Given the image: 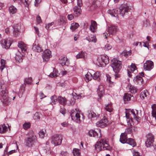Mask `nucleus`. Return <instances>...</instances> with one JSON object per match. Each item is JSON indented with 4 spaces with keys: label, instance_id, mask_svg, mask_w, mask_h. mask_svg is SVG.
Instances as JSON below:
<instances>
[{
    "label": "nucleus",
    "instance_id": "obj_22",
    "mask_svg": "<svg viewBox=\"0 0 156 156\" xmlns=\"http://www.w3.org/2000/svg\"><path fill=\"white\" fill-rule=\"evenodd\" d=\"M18 47L20 48L22 51L24 52L26 51L27 47L26 45L22 42H19L18 44Z\"/></svg>",
    "mask_w": 156,
    "mask_h": 156
},
{
    "label": "nucleus",
    "instance_id": "obj_19",
    "mask_svg": "<svg viewBox=\"0 0 156 156\" xmlns=\"http://www.w3.org/2000/svg\"><path fill=\"white\" fill-rule=\"evenodd\" d=\"M97 93L98 96L101 97L104 94L105 91L103 86L102 85H100L98 86V88L97 90Z\"/></svg>",
    "mask_w": 156,
    "mask_h": 156
},
{
    "label": "nucleus",
    "instance_id": "obj_59",
    "mask_svg": "<svg viewBox=\"0 0 156 156\" xmlns=\"http://www.w3.org/2000/svg\"><path fill=\"white\" fill-rule=\"evenodd\" d=\"M77 4L78 7H80L82 5V2L81 0H77Z\"/></svg>",
    "mask_w": 156,
    "mask_h": 156
},
{
    "label": "nucleus",
    "instance_id": "obj_31",
    "mask_svg": "<svg viewBox=\"0 0 156 156\" xmlns=\"http://www.w3.org/2000/svg\"><path fill=\"white\" fill-rule=\"evenodd\" d=\"M32 49L34 51L37 52H40L43 51V49L38 44L34 45L32 47Z\"/></svg>",
    "mask_w": 156,
    "mask_h": 156
},
{
    "label": "nucleus",
    "instance_id": "obj_25",
    "mask_svg": "<svg viewBox=\"0 0 156 156\" xmlns=\"http://www.w3.org/2000/svg\"><path fill=\"white\" fill-rule=\"evenodd\" d=\"M32 82V78L29 77L28 78L25 79L24 81V84L22 85L21 86L22 89H23L24 90L26 84H30Z\"/></svg>",
    "mask_w": 156,
    "mask_h": 156
},
{
    "label": "nucleus",
    "instance_id": "obj_56",
    "mask_svg": "<svg viewBox=\"0 0 156 156\" xmlns=\"http://www.w3.org/2000/svg\"><path fill=\"white\" fill-rule=\"evenodd\" d=\"M131 129L130 128H128L126 129L125 132L124 133H125L126 134H129L131 133Z\"/></svg>",
    "mask_w": 156,
    "mask_h": 156
},
{
    "label": "nucleus",
    "instance_id": "obj_48",
    "mask_svg": "<svg viewBox=\"0 0 156 156\" xmlns=\"http://www.w3.org/2000/svg\"><path fill=\"white\" fill-rule=\"evenodd\" d=\"M129 90L130 92L132 94H135L137 91L135 87L132 86L130 87Z\"/></svg>",
    "mask_w": 156,
    "mask_h": 156
},
{
    "label": "nucleus",
    "instance_id": "obj_37",
    "mask_svg": "<svg viewBox=\"0 0 156 156\" xmlns=\"http://www.w3.org/2000/svg\"><path fill=\"white\" fill-rule=\"evenodd\" d=\"M132 96L130 94H126L123 97V99L125 101H128L130 100Z\"/></svg>",
    "mask_w": 156,
    "mask_h": 156
},
{
    "label": "nucleus",
    "instance_id": "obj_17",
    "mask_svg": "<svg viewBox=\"0 0 156 156\" xmlns=\"http://www.w3.org/2000/svg\"><path fill=\"white\" fill-rule=\"evenodd\" d=\"M133 81L135 83L139 84H143L144 83L142 77L140 76H137L135 77Z\"/></svg>",
    "mask_w": 156,
    "mask_h": 156
},
{
    "label": "nucleus",
    "instance_id": "obj_34",
    "mask_svg": "<svg viewBox=\"0 0 156 156\" xmlns=\"http://www.w3.org/2000/svg\"><path fill=\"white\" fill-rule=\"evenodd\" d=\"M93 136L94 137H100L101 136V131L100 129H97L94 130Z\"/></svg>",
    "mask_w": 156,
    "mask_h": 156
},
{
    "label": "nucleus",
    "instance_id": "obj_23",
    "mask_svg": "<svg viewBox=\"0 0 156 156\" xmlns=\"http://www.w3.org/2000/svg\"><path fill=\"white\" fill-rule=\"evenodd\" d=\"M127 134H126L125 133H123L121 134L120 136V141L122 143H126L127 140Z\"/></svg>",
    "mask_w": 156,
    "mask_h": 156
},
{
    "label": "nucleus",
    "instance_id": "obj_42",
    "mask_svg": "<svg viewBox=\"0 0 156 156\" xmlns=\"http://www.w3.org/2000/svg\"><path fill=\"white\" fill-rule=\"evenodd\" d=\"M58 71H57V70L55 69L53 70V72L50 74L49 76L51 77H57L58 76Z\"/></svg>",
    "mask_w": 156,
    "mask_h": 156
},
{
    "label": "nucleus",
    "instance_id": "obj_60",
    "mask_svg": "<svg viewBox=\"0 0 156 156\" xmlns=\"http://www.w3.org/2000/svg\"><path fill=\"white\" fill-rule=\"evenodd\" d=\"M67 18L69 20H71L74 18V16L73 15L71 14L68 15Z\"/></svg>",
    "mask_w": 156,
    "mask_h": 156
},
{
    "label": "nucleus",
    "instance_id": "obj_30",
    "mask_svg": "<svg viewBox=\"0 0 156 156\" xmlns=\"http://www.w3.org/2000/svg\"><path fill=\"white\" fill-rule=\"evenodd\" d=\"M126 143L132 146L133 147H134L136 145V144L134 140L131 138L127 139Z\"/></svg>",
    "mask_w": 156,
    "mask_h": 156
},
{
    "label": "nucleus",
    "instance_id": "obj_43",
    "mask_svg": "<svg viewBox=\"0 0 156 156\" xmlns=\"http://www.w3.org/2000/svg\"><path fill=\"white\" fill-rule=\"evenodd\" d=\"M105 108L106 111L109 112H111L112 110V104L110 103L107 105L105 107Z\"/></svg>",
    "mask_w": 156,
    "mask_h": 156
},
{
    "label": "nucleus",
    "instance_id": "obj_57",
    "mask_svg": "<svg viewBox=\"0 0 156 156\" xmlns=\"http://www.w3.org/2000/svg\"><path fill=\"white\" fill-rule=\"evenodd\" d=\"M37 22V23H39L42 22V20L40 16H38L36 18Z\"/></svg>",
    "mask_w": 156,
    "mask_h": 156
},
{
    "label": "nucleus",
    "instance_id": "obj_64",
    "mask_svg": "<svg viewBox=\"0 0 156 156\" xmlns=\"http://www.w3.org/2000/svg\"><path fill=\"white\" fill-rule=\"evenodd\" d=\"M34 28L36 33L37 34V35H38L39 34V32L38 28H37V27L34 26Z\"/></svg>",
    "mask_w": 156,
    "mask_h": 156
},
{
    "label": "nucleus",
    "instance_id": "obj_15",
    "mask_svg": "<svg viewBox=\"0 0 156 156\" xmlns=\"http://www.w3.org/2000/svg\"><path fill=\"white\" fill-rule=\"evenodd\" d=\"M1 44L3 48L6 49L9 48L11 44L10 41L5 40L1 41Z\"/></svg>",
    "mask_w": 156,
    "mask_h": 156
},
{
    "label": "nucleus",
    "instance_id": "obj_47",
    "mask_svg": "<svg viewBox=\"0 0 156 156\" xmlns=\"http://www.w3.org/2000/svg\"><path fill=\"white\" fill-rule=\"evenodd\" d=\"M5 61L3 59H2L1 60V66L0 67V69L1 71H2L5 68Z\"/></svg>",
    "mask_w": 156,
    "mask_h": 156
},
{
    "label": "nucleus",
    "instance_id": "obj_61",
    "mask_svg": "<svg viewBox=\"0 0 156 156\" xmlns=\"http://www.w3.org/2000/svg\"><path fill=\"white\" fill-rule=\"evenodd\" d=\"M133 156H141L140 155L139 153L138 152L135 151L133 153Z\"/></svg>",
    "mask_w": 156,
    "mask_h": 156
},
{
    "label": "nucleus",
    "instance_id": "obj_52",
    "mask_svg": "<svg viewBox=\"0 0 156 156\" xmlns=\"http://www.w3.org/2000/svg\"><path fill=\"white\" fill-rule=\"evenodd\" d=\"M41 115V114L39 113H36L34 114V118L35 119H39Z\"/></svg>",
    "mask_w": 156,
    "mask_h": 156
},
{
    "label": "nucleus",
    "instance_id": "obj_1",
    "mask_svg": "<svg viewBox=\"0 0 156 156\" xmlns=\"http://www.w3.org/2000/svg\"><path fill=\"white\" fill-rule=\"evenodd\" d=\"M108 140L106 138L101 139L95 145V150L98 152L103 150L110 151L112 148L108 144Z\"/></svg>",
    "mask_w": 156,
    "mask_h": 156
},
{
    "label": "nucleus",
    "instance_id": "obj_41",
    "mask_svg": "<svg viewBox=\"0 0 156 156\" xmlns=\"http://www.w3.org/2000/svg\"><path fill=\"white\" fill-rule=\"evenodd\" d=\"M17 11L16 9L14 6H10L9 8V12L10 13L13 14L15 13Z\"/></svg>",
    "mask_w": 156,
    "mask_h": 156
},
{
    "label": "nucleus",
    "instance_id": "obj_4",
    "mask_svg": "<svg viewBox=\"0 0 156 156\" xmlns=\"http://www.w3.org/2000/svg\"><path fill=\"white\" fill-rule=\"evenodd\" d=\"M138 111L136 110H131L129 113H126V116L127 119H129L132 120L133 119H135L137 122L139 121V117L138 116Z\"/></svg>",
    "mask_w": 156,
    "mask_h": 156
},
{
    "label": "nucleus",
    "instance_id": "obj_36",
    "mask_svg": "<svg viewBox=\"0 0 156 156\" xmlns=\"http://www.w3.org/2000/svg\"><path fill=\"white\" fill-rule=\"evenodd\" d=\"M7 130L8 128L4 124L0 126V133H3L7 131Z\"/></svg>",
    "mask_w": 156,
    "mask_h": 156
},
{
    "label": "nucleus",
    "instance_id": "obj_62",
    "mask_svg": "<svg viewBox=\"0 0 156 156\" xmlns=\"http://www.w3.org/2000/svg\"><path fill=\"white\" fill-rule=\"evenodd\" d=\"M39 95L41 99H42L46 97V96L42 92H40L39 94Z\"/></svg>",
    "mask_w": 156,
    "mask_h": 156
},
{
    "label": "nucleus",
    "instance_id": "obj_24",
    "mask_svg": "<svg viewBox=\"0 0 156 156\" xmlns=\"http://www.w3.org/2000/svg\"><path fill=\"white\" fill-rule=\"evenodd\" d=\"M67 100L65 97L59 96L58 97V102L61 105H63L66 104Z\"/></svg>",
    "mask_w": 156,
    "mask_h": 156
},
{
    "label": "nucleus",
    "instance_id": "obj_44",
    "mask_svg": "<svg viewBox=\"0 0 156 156\" xmlns=\"http://www.w3.org/2000/svg\"><path fill=\"white\" fill-rule=\"evenodd\" d=\"M73 154L74 156H80V153L79 149H74L73 150Z\"/></svg>",
    "mask_w": 156,
    "mask_h": 156
},
{
    "label": "nucleus",
    "instance_id": "obj_51",
    "mask_svg": "<svg viewBox=\"0 0 156 156\" xmlns=\"http://www.w3.org/2000/svg\"><path fill=\"white\" fill-rule=\"evenodd\" d=\"M30 126V123H25L23 125V128L25 129H27L29 128Z\"/></svg>",
    "mask_w": 156,
    "mask_h": 156
},
{
    "label": "nucleus",
    "instance_id": "obj_3",
    "mask_svg": "<svg viewBox=\"0 0 156 156\" xmlns=\"http://www.w3.org/2000/svg\"><path fill=\"white\" fill-rule=\"evenodd\" d=\"M72 120L76 122L80 123L81 121L80 112L77 108H75L70 113Z\"/></svg>",
    "mask_w": 156,
    "mask_h": 156
},
{
    "label": "nucleus",
    "instance_id": "obj_13",
    "mask_svg": "<svg viewBox=\"0 0 156 156\" xmlns=\"http://www.w3.org/2000/svg\"><path fill=\"white\" fill-rule=\"evenodd\" d=\"M154 67V63L150 60H147L144 64V69L145 70H150Z\"/></svg>",
    "mask_w": 156,
    "mask_h": 156
},
{
    "label": "nucleus",
    "instance_id": "obj_2",
    "mask_svg": "<svg viewBox=\"0 0 156 156\" xmlns=\"http://www.w3.org/2000/svg\"><path fill=\"white\" fill-rule=\"evenodd\" d=\"M111 66L114 72H119L122 68L121 62L120 61L115 58H113L111 61Z\"/></svg>",
    "mask_w": 156,
    "mask_h": 156
},
{
    "label": "nucleus",
    "instance_id": "obj_33",
    "mask_svg": "<svg viewBox=\"0 0 156 156\" xmlns=\"http://www.w3.org/2000/svg\"><path fill=\"white\" fill-rule=\"evenodd\" d=\"M92 78L93 76L91 73L89 72H88L85 75V80L87 82H88Z\"/></svg>",
    "mask_w": 156,
    "mask_h": 156
},
{
    "label": "nucleus",
    "instance_id": "obj_14",
    "mask_svg": "<svg viewBox=\"0 0 156 156\" xmlns=\"http://www.w3.org/2000/svg\"><path fill=\"white\" fill-rule=\"evenodd\" d=\"M108 120L105 118H104L100 121L96 123V125L98 126L101 128H104L106 126L108 125Z\"/></svg>",
    "mask_w": 156,
    "mask_h": 156
},
{
    "label": "nucleus",
    "instance_id": "obj_46",
    "mask_svg": "<svg viewBox=\"0 0 156 156\" xmlns=\"http://www.w3.org/2000/svg\"><path fill=\"white\" fill-rule=\"evenodd\" d=\"M131 54V50L127 51L126 50H124L122 53V55L126 57H127L129 55H130Z\"/></svg>",
    "mask_w": 156,
    "mask_h": 156
},
{
    "label": "nucleus",
    "instance_id": "obj_28",
    "mask_svg": "<svg viewBox=\"0 0 156 156\" xmlns=\"http://www.w3.org/2000/svg\"><path fill=\"white\" fill-rule=\"evenodd\" d=\"M86 39L89 42H93L95 43L96 42L97 39L96 37L94 35H90L87 37Z\"/></svg>",
    "mask_w": 156,
    "mask_h": 156
},
{
    "label": "nucleus",
    "instance_id": "obj_45",
    "mask_svg": "<svg viewBox=\"0 0 156 156\" xmlns=\"http://www.w3.org/2000/svg\"><path fill=\"white\" fill-rule=\"evenodd\" d=\"M46 130H42L39 132V135L40 137L43 138L45 136L46 133Z\"/></svg>",
    "mask_w": 156,
    "mask_h": 156
},
{
    "label": "nucleus",
    "instance_id": "obj_27",
    "mask_svg": "<svg viewBox=\"0 0 156 156\" xmlns=\"http://www.w3.org/2000/svg\"><path fill=\"white\" fill-rule=\"evenodd\" d=\"M88 116L89 118L91 119L92 120H96L99 117V115H97L94 112H91L89 113Z\"/></svg>",
    "mask_w": 156,
    "mask_h": 156
},
{
    "label": "nucleus",
    "instance_id": "obj_12",
    "mask_svg": "<svg viewBox=\"0 0 156 156\" xmlns=\"http://www.w3.org/2000/svg\"><path fill=\"white\" fill-rule=\"evenodd\" d=\"M130 8L128 6L126 5L122 6L120 10V15L123 16L125 15H127L128 12L129 11Z\"/></svg>",
    "mask_w": 156,
    "mask_h": 156
},
{
    "label": "nucleus",
    "instance_id": "obj_55",
    "mask_svg": "<svg viewBox=\"0 0 156 156\" xmlns=\"http://www.w3.org/2000/svg\"><path fill=\"white\" fill-rule=\"evenodd\" d=\"M94 133V130H90L88 133V135L90 136H93Z\"/></svg>",
    "mask_w": 156,
    "mask_h": 156
},
{
    "label": "nucleus",
    "instance_id": "obj_35",
    "mask_svg": "<svg viewBox=\"0 0 156 156\" xmlns=\"http://www.w3.org/2000/svg\"><path fill=\"white\" fill-rule=\"evenodd\" d=\"M100 75L99 72H97L93 74V78L95 80H97L98 81H100Z\"/></svg>",
    "mask_w": 156,
    "mask_h": 156
},
{
    "label": "nucleus",
    "instance_id": "obj_49",
    "mask_svg": "<svg viewBox=\"0 0 156 156\" xmlns=\"http://www.w3.org/2000/svg\"><path fill=\"white\" fill-rule=\"evenodd\" d=\"M112 47L111 45L109 44H107L105 45L104 49L105 51H108L111 49Z\"/></svg>",
    "mask_w": 156,
    "mask_h": 156
},
{
    "label": "nucleus",
    "instance_id": "obj_8",
    "mask_svg": "<svg viewBox=\"0 0 156 156\" xmlns=\"http://www.w3.org/2000/svg\"><path fill=\"white\" fill-rule=\"evenodd\" d=\"M51 140L52 144L57 146L61 144L62 138L60 135H55L51 137Z\"/></svg>",
    "mask_w": 156,
    "mask_h": 156
},
{
    "label": "nucleus",
    "instance_id": "obj_18",
    "mask_svg": "<svg viewBox=\"0 0 156 156\" xmlns=\"http://www.w3.org/2000/svg\"><path fill=\"white\" fill-rule=\"evenodd\" d=\"M73 14L75 16H79L81 13V10L80 7L76 6L73 8Z\"/></svg>",
    "mask_w": 156,
    "mask_h": 156
},
{
    "label": "nucleus",
    "instance_id": "obj_40",
    "mask_svg": "<svg viewBox=\"0 0 156 156\" xmlns=\"http://www.w3.org/2000/svg\"><path fill=\"white\" fill-rule=\"evenodd\" d=\"M67 61V58L65 57H63L61 59H59V62L62 66L65 65Z\"/></svg>",
    "mask_w": 156,
    "mask_h": 156
},
{
    "label": "nucleus",
    "instance_id": "obj_20",
    "mask_svg": "<svg viewBox=\"0 0 156 156\" xmlns=\"http://www.w3.org/2000/svg\"><path fill=\"white\" fill-rule=\"evenodd\" d=\"M97 27V23L94 20H92L91 21V25L89 29L90 31L94 33L96 31V29Z\"/></svg>",
    "mask_w": 156,
    "mask_h": 156
},
{
    "label": "nucleus",
    "instance_id": "obj_38",
    "mask_svg": "<svg viewBox=\"0 0 156 156\" xmlns=\"http://www.w3.org/2000/svg\"><path fill=\"white\" fill-rule=\"evenodd\" d=\"M51 103L52 105L55 104L56 102L57 101L58 102V98H57L56 96L54 95L52 96L51 98Z\"/></svg>",
    "mask_w": 156,
    "mask_h": 156
},
{
    "label": "nucleus",
    "instance_id": "obj_58",
    "mask_svg": "<svg viewBox=\"0 0 156 156\" xmlns=\"http://www.w3.org/2000/svg\"><path fill=\"white\" fill-rule=\"evenodd\" d=\"M54 24V22H52L51 23H49L48 25H46L45 27L48 30L49 28L50 27H51V26L52 25H53Z\"/></svg>",
    "mask_w": 156,
    "mask_h": 156
},
{
    "label": "nucleus",
    "instance_id": "obj_5",
    "mask_svg": "<svg viewBox=\"0 0 156 156\" xmlns=\"http://www.w3.org/2000/svg\"><path fill=\"white\" fill-rule=\"evenodd\" d=\"M109 58L107 55H102L98 59L97 65L99 67H105L109 63Z\"/></svg>",
    "mask_w": 156,
    "mask_h": 156
},
{
    "label": "nucleus",
    "instance_id": "obj_21",
    "mask_svg": "<svg viewBox=\"0 0 156 156\" xmlns=\"http://www.w3.org/2000/svg\"><path fill=\"white\" fill-rule=\"evenodd\" d=\"M108 12L112 16L115 17H118L119 13L118 10L116 9H109L108 11Z\"/></svg>",
    "mask_w": 156,
    "mask_h": 156
},
{
    "label": "nucleus",
    "instance_id": "obj_10",
    "mask_svg": "<svg viewBox=\"0 0 156 156\" xmlns=\"http://www.w3.org/2000/svg\"><path fill=\"white\" fill-rule=\"evenodd\" d=\"M42 56L43 59V61L47 62L51 57V51L48 49L45 50L42 54Z\"/></svg>",
    "mask_w": 156,
    "mask_h": 156
},
{
    "label": "nucleus",
    "instance_id": "obj_7",
    "mask_svg": "<svg viewBox=\"0 0 156 156\" xmlns=\"http://www.w3.org/2000/svg\"><path fill=\"white\" fill-rule=\"evenodd\" d=\"M147 140L145 142V145L147 147H150L154 145V138L153 135L151 133H149L147 135Z\"/></svg>",
    "mask_w": 156,
    "mask_h": 156
},
{
    "label": "nucleus",
    "instance_id": "obj_54",
    "mask_svg": "<svg viewBox=\"0 0 156 156\" xmlns=\"http://www.w3.org/2000/svg\"><path fill=\"white\" fill-rule=\"evenodd\" d=\"M70 104L71 105H73L75 102V100L73 97H72L69 101Z\"/></svg>",
    "mask_w": 156,
    "mask_h": 156
},
{
    "label": "nucleus",
    "instance_id": "obj_6",
    "mask_svg": "<svg viewBox=\"0 0 156 156\" xmlns=\"http://www.w3.org/2000/svg\"><path fill=\"white\" fill-rule=\"evenodd\" d=\"M1 95L2 96V102L5 106H6L10 103V100L8 98V91L5 89L2 90L1 92Z\"/></svg>",
    "mask_w": 156,
    "mask_h": 156
},
{
    "label": "nucleus",
    "instance_id": "obj_11",
    "mask_svg": "<svg viewBox=\"0 0 156 156\" xmlns=\"http://www.w3.org/2000/svg\"><path fill=\"white\" fill-rule=\"evenodd\" d=\"M118 30V27L117 26L112 25L109 27L108 28L107 32L108 36H110V34L115 35Z\"/></svg>",
    "mask_w": 156,
    "mask_h": 156
},
{
    "label": "nucleus",
    "instance_id": "obj_29",
    "mask_svg": "<svg viewBox=\"0 0 156 156\" xmlns=\"http://www.w3.org/2000/svg\"><path fill=\"white\" fill-rule=\"evenodd\" d=\"M101 4V2L99 0H97L96 1H94L91 6V9H95L97 8L98 7L100 6Z\"/></svg>",
    "mask_w": 156,
    "mask_h": 156
},
{
    "label": "nucleus",
    "instance_id": "obj_53",
    "mask_svg": "<svg viewBox=\"0 0 156 156\" xmlns=\"http://www.w3.org/2000/svg\"><path fill=\"white\" fill-rule=\"evenodd\" d=\"M15 59L16 61L19 62H22L23 60L21 56L19 55H16Z\"/></svg>",
    "mask_w": 156,
    "mask_h": 156
},
{
    "label": "nucleus",
    "instance_id": "obj_16",
    "mask_svg": "<svg viewBox=\"0 0 156 156\" xmlns=\"http://www.w3.org/2000/svg\"><path fill=\"white\" fill-rule=\"evenodd\" d=\"M136 69V66L133 63H132L131 65L128 67L127 70L128 75L129 77H131V73H133Z\"/></svg>",
    "mask_w": 156,
    "mask_h": 156
},
{
    "label": "nucleus",
    "instance_id": "obj_32",
    "mask_svg": "<svg viewBox=\"0 0 156 156\" xmlns=\"http://www.w3.org/2000/svg\"><path fill=\"white\" fill-rule=\"evenodd\" d=\"M149 95V93L147 90L143 91L140 94V97L141 98L144 99L145 97Z\"/></svg>",
    "mask_w": 156,
    "mask_h": 156
},
{
    "label": "nucleus",
    "instance_id": "obj_26",
    "mask_svg": "<svg viewBox=\"0 0 156 156\" xmlns=\"http://www.w3.org/2000/svg\"><path fill=\"white\" fill-rule=\"evenodd\" d=\"M87 57V54L86 52L83 51H81L79 53L76 55L77 58H83L85 59Z\"/></svg>",
    "mask_w": 156,
    "mask_h": 156
},
{
    "label": "nucleus",
    "instance_id": "obj_9",
    "mask_svg": "<svg viewBox=\"0 0 156 156\" xmlns=\"http://www.w3.org/2000/svg\"><path fill=\"white\" fill-rule=\"evenodd\" d=\"M36 141V136L32 135L27 137L25 140L27 145L29 147L32 146Z\"/></svg>",
    "mask_w": 156,
    "mask_h": 156
},
{
    "label": "nucleus",
    "instance_id": "obj_50",
    "mask_svg": "<svg viewBox=\"0 0 156 156\" xmlns=\"http://www.w3.org/2000/svg\"><path fill=\"white\" fill-rule=\"evenodd\" d=\"M14 35L15 37H16L20 33L18 29H16L15 27H14Z\"/></svg>",
    "mask_w": 156,
    "mask_h": 156
},
{
    "label": "nucleus",
    "instance_id": "obj_63",
    "mask_svg": "<svg viewBox=\"0 0 156 156\" xmlns=\"http://www.w3.org/2000/svg\"><path fill=\"white\" fill-rule=\"evenodd\" d=\"M41 0H35L34 5L36 6H37L38 4L41 2Z\"/></svg>",
    "mask_w": 156,
    "mask_h": 156
},
{
    "label": "nucleus",
    "instance_id": "obj_39",
    "mask_svg": "<svg viewBox=\"0 0 156 156\" xmlns=\"http://www.w3.org/2000/svg\"><path fill=\"white\" fill-rule=\"evenodd\" d=\"M79 26L78 23H73L71 24L70 26V28L72 31H74Z\"/></svg>",
    "mask_w": 156,
    "mask_h": 156
}]
</instances>
